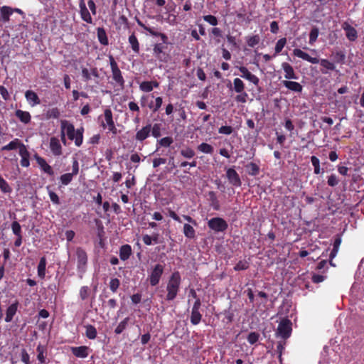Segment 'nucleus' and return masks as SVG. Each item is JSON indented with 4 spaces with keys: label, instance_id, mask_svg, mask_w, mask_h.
Here are the masks:
<instances>
[{
    "label": "nucleus",
    "instance_id": "9b49d317",
    "mask_svg": "<svg viewBox=\"0 0 364 364\" xmlns=\"http://www.w3.org/2000/svg\"><path fill=\"white\" fill-rule=\"evenodd\" d=\"M226 177L228 182L235 187H240L242 185L240 177L233 168H228L226 170Z\"/></svg>",
    "mask_w": 364,
    "mask_h": 364
},
{
    "label": "nucleus",
    "instance_id": "2eb2a0df",
    "mask_svg": "<svg viewBox=\"0 0 364 364\" xmlns=\"http://www.w3.org/2000/svg\"><path fill=\"white\" fill-rule=\"evenodd\" d=\"M19 303L18 301H15L13 304L9 305L6 310V316L4 321L6 323L11 322L14 316L16 314L18 311Z\"/></svg>",
    "mask_w": 364,
    "mask_h": 364
},
{
    "label": "nucleus",
    "instance_id": "412c9836",
    "mask_svg": "<svg viewBox=\"0 0 364 364\" xmlns=\"http://www.w3.org/2000/svg\"><path fill=\"white\" fill-rule=\"evenodd\" d=\"M341 237L339 235H337L336 236V238L333 242V249L330 253L329 257H330V264L333 267L335 266V264L333 263L332 259L337 255V253L338 252L340 245L341 244Z\"/></svg>",
    "mask_w": 364,
    "mask_h": 364
},
{
    "label": "nucleus",
    "instance_id": "f8f14e48",
    "mask_svg": "<svg viewBox=\"0 0 364 364\" xmlns=\"http://www.w3.org/2000/svg\"><path fill=\"white\" fill-rule=\"evenodd\" d=\"M238 69L240 72L242 73L241 77L242 78L249 80L256 86L259 85V79L258 78V77L250 73L246 67L240 66L238 68Z\"/></svg>",
    "mask_w": 364,
    "mask_h": 364
},
{
    "label": "nucleus",
    "instance_id": "b1692460",
    "mask_svg": "<svg viewBox=\"0 0 364 364\" xmlns=\"http://www.w3.org/2000/svg\"><path fill=\"white\" fill-rule=\"evenodd\" d=\"M23 146H26L19 139H14L11 141H10L8 144L4 146L1 147V151H11V150H15L16 149H21Z\"/></svg>",
    "mask_w": 364,
    "mask_h": 364
},
{
    "label": "nucleus",
    "instance_id": "37998d69",
    "mask_svg": "<svg viewBox=\"0 0 364 364\" xmlns=\"http://www.w3.org/2000/svg\"><path fill=\"white\" fill-rule=\"evenodd\" d=\"M197 149L199 151H201L204 154H211L214 150L213 147L210 144L205 142H203L200 144H199Z\"/></svg>",
    "mask_w": 364,
    "mask_h": 364
},
{
    "label": "nucleus",
    "instance_id": "c9c22d12",
    "mask_svg": "<svg viewBox=\"0 0 364 364\" xmlns=\"http://www.w3.org/2000/svg\"><path fill=\"white\" fill-rule=\"evenodd\" d=\"M183 232L188 239H193L196 237V230L192 225L186 223L183 225Z\"/></svg>",
    "mask_w": 364,
    "mask_h": 364
},
{
    "label": "nucleus",
    "instance_id": "7ed1b4c3",
    "mask_svg": "<svg viewBox=\"0 0 364 364\" xmlns=\"http://www.w3.org/2000/svg\"><path fill=\"white\" fill-rule=\"evenodd\" d=\"M60 128L65 134H67L70 140H74L75 144L77 146H80L83 141V132L84 129H75L74 125L67 120H61Z\"/></svg>",
    "mask_w": 364,
    "mask_h": 364
},
{
    "label": "nucleus",
    "instance_id": "6e6d98bb",
    "mask_svg": "<svg viewBox=\"0 0 364 364\" xmlns=\"http://www.w3.org/2000/svg\"><path fill=\"white\" fill-rule=\"evenodd\" d=\"M285 341H279L277 344V352L278 353V358L280 363H282V353L284 350Z\"/></svg>",
    "mask_w": 364,
    "mask_h": 364
},
{
    "label": "nucleus",
    "instance_id": "338daca9",
    "mask_svg": "<svg viewBox=\"0 0 364 364\" xmlns=\"http://www.w3.org/2000/svg\"><path fill=\"white\" fill-rule=\"evenodd\" d=\"M248 97V95L246 92L243 91L241 93H238V95L235 97V101L237 102L245 103L247 102V99Z\"/></svg>",
    "mask_w": 364,
    "mask_h": 364
},
{
    "label": "nucleus",
    "instance_id": "4468645a",
    "mask_svg": "<svg viewBox=\"0 0 364 364\" xmlns=\"http://www.w3.org/2000/svg\"><path fill=\"white\" fill-rule=\"evenodd\" d=\"M80 17L85 22L92 23V18L88 11L84 0H80L79 4Z\"/></svg>",
    "mask_w": 364,
    "mask_h": 364
},
{
    "label": "nucleus",
    "instance_id": "c03bdc74",
    "mask_svg": "<svg viewBox=\"0 0 364 364\" xmlns=\"http://www.w3.org/2000/svg\"><path fill=\"white\" fill-rule=\"evenodd\" d=\"M311 161L314 166V173L316 175L322 173L323 171H321V169L320 167V161H319L318 158H317L315 156H312L311 157Z\"/></svg>",
    "mask_w": 364,
    "mask_h": 364
},
{
    "label": "nucleus",
    "instance_id": "f704fd0d",
    "mask_svg": "<svg viewBox=\"0 0 364 364\" xmlns=\"http://www.w3.org/2000/svg\"><path fill=\"white\" fill-rule=\"evenodd\" d=\"M129 43L131 45L133 51L138 54L139 53L140 46L139 41L134 33H132L129 37Z\"/></svg>",
    "mask_w": 364,
    "mask_h": 364
},
{
    "label": "nucleus",
    "instance_id": "4d7b16f0",
    "mask_svg": "<svg viewBox=\"0 0 364 364\" xmlns=\"http://www.w3.org/2000/svg\"><path fill=\"white\" fill-rule=\"evenodd\" d=\"M60 115V111L57 107L52 108L47 112V117L49 119H58Z\"/></svg>",
    "mask_w": 364,
    "mask_h": 364
},
{
    "label": "nucleus",
    "instance_id": "de8ad7c7",
    "mask_svg": "<svg viewBox=\"0 0 364 364\" xmlns=\"http://www.w3.org/2000/svg\"><path fill=\"white\" fill-rule=\"evenodd\" d=\"M180 154L186 159H192L196 155L195 151L190 147L181 149Z\"/></svg>",
    "mask_w": 364,
    "mask_h": 364
},
{
    "label": "nucleus",
    "instance_id": "49530a36",
    "mask_svg": "<svg viewBox=\"0 0 364 364\" xmlns=\"http://www.w3.org/2000/svg\"><path fill=\"white\" fill-rule=\"evenodd\" d=\"M287 43V38H282L276 43L275 48H274V57H275L277 54L282 52V49L285 46Z\"/></svg>",
    "mask_w": 364,
    "mask_h": 364
},
{
    "label": "nucleus",
    "instance_id": "6ab92c4d",
    "mask_svg": "<svg viewBox=\"0 0 364 364\" xmlns=\"http://www.w3.org/2000/svg\"><path fill=\"white\" fill-rule=\"evenodd\" d=\"M282 70L284 72V77L288 80H297L298 76L294 72L293 67L288 63L284 62L281 65Z\"/></svg>",
    "mask_w": 364,
    "mask_h": 364
},
{
    "label": "nucleus",
    "instance_id": "20e7f679",
    "mask_svg": "<svg viewBox=\"0 0 364 364\" xmlns=\"http://www.w3.org/2000/svg\"><path fill=\"white\" fill-rule=\"evenodd\" d=\"M181 283V274L178 272H174L171 274L168 279L166 285L167 294L165 296V300L170 301L175 299L180 290V286Z\"/></svg>",
    "mask_w": 364,
    "mask_h": 364
},
{
    "label": "nucleus",
    "instance_id": "473e14b6",
    "mask_svg": "<svg viewBox=\"0 0 364 364\" xmlns=\"http://www.w3.org/2000/svg\"><path fill=\"white\" fill-rule=\"evenodd\" d=\"M97 34L99 42L103 46H107L109 41L105 28H98L97 29Z\"/></svg>",
    "mask_w": 364,
    "mask_h": 364
},
{
    "label": "nucleus",
    "instance_id": "cd10ccee",
    "mask_svg": "<svg viewBox=\"0 0 364 364\" xmlns=\"http://www.w3.org/2000/svg\"><path fill=\"white\" fill-rule=\"evenodd\" d=\"M19 155L21 157V159L20 161L21 165L23 167H28L30 165V161H29L30 154L26 146H23V148L19 150Z\"/></svg>",
    "mask_w": 364,
    "mask_h": 364
},
{
    "label": "nucleus",
    "instance_id": "ea45409f",
    "mask_svg": "<svg viewBox=\"0 0 364 364\" xmlns=\"http://www.w3.org/2000/svg\"><path fill=\"white\" fill-rule=\"evenodd\" d=\"M201 318H202V314L200 313L199 310L191 309V314L190 320H191V323L193 325H195V326L198 325L200 322Z\"/></svg>",
    "mask_w": 364,
    "mask_h": 364
},
{
    "label": "nucleus",
    "instance_id": "0e129e2a",
    "mask_svg": "<svg viewBox=\"0 0 364 364\" xmlns=\"http://www.w3.org/2000/svg\"><path fill=\"white\" fill-rule=\"evenodd\" d=\"M203 19L205 21L208 22L212 26H217L218 23V21L215 16L213 15H206L203 16Z\"/></svg>",
    "mask_w": 364,
    "mask_h": 364
},
{
    "label": "nucleus",
    "instance_id": "603ef678",
    "mask_svg": "<svg viewBox=\"0 0 364 364\" xmlns=\"http://www.w3.org/2000/svg\"><path fill=\"white\" fill-rule=\"evenodd\" d=\"M90 294V289L87 286H83L80 289V299L84 301L86 300Z\"/></svg>",
    "mask_w": 364,
    "mask_h": 364
},
{
    "label": "nucleus",
    "instance_id": "4c0bfd02",
    "mask_svg": "<svg viewBox=\"0 0 364 364\" xmlns=\"http://www.w3.org/2000/svg\"><path fill=\"white\" fill-rule=\"evenodd\" d=\"M36 351L38 353L37 359L41 363H46V347L39 344L37 346Z\"/></svg>",
    "mask_w": 364,
    "mask_h": 364
},
{
    "label": "nucleus",
    "instance_id": "a18cd8bd",
    "mask_svg": "<svg viewBox=\"0 0 364 364\" xmlns=\"http://www.w3.org/2000/svg\"><path fill=\"white\" fill-rule=\"evenodd\" d=\"M0 190L4 193H10L12 188L9 185L8 182L0 175Z\"/></svg>",
    "mask_w": 364,
    "mask_h": 364
},
{
    "label": "nucleus",
    "instance_id": "423d86ee",
    "mask_svg": "<svg viewBox=\"0 0 364 364\" xmlns=\"http://www.w3.org/2000/svg\"><path fill=\"white\" fill-rule=\"evenodd\" d=\"M292 323L288 318L282 319L278 325L277 330V336L281 337L284 340L290 337L292 331Z\"/></svg>",
    "mask_w": 364,
    "mask_h": 364
},
{
    "label": "nucleus",
    "instance_id": "13d9d810",
    "mask_svg": "<svg viewBox=\"0 0 364 364\" xmlns=\"http://www.w3.org/2000/svg\"><path fill=\"white\" fill-rule=\"evenodd\" d=\"M11 230H12L13 233L16 236H21V235H21V227L20 224L18 223V222L14 221L11 223Z\"/></svg>",
    "mask_w": 364,
    "mask_h": 364
},
{
    "label": "nucleus",
    "instance_id": "4be33fe9",
    "mask_svg": "<svg viewBox=\"0 0 364 364\" xmlns=\"http://www.w3.org/2000/svg\"><path fill=\"white\" fill-rule=\"evenodd\" d=\"M89 348L85 346L72 347L71 351L73 354L77 358H85L88 356Z\"/></svg>",
    "mask_w": 364,
    "mask_h": 364
},
{
    "label": "nucleus",
    "instance_id": "a211bd4d",
    "mask_svg": "<svg viewBox=\"0 0 364 364\" xmlns=\"http://www.w3.org/2000/svg\"><path fill=\"white\" fill-rule=\"evenodd\" d=\"M50 149L53 154L55 156L62 154V146L58 138L53 136L50 139Z\"/></svg>",
    "mask_w": 364,
    "mask_h": 364
},
{
    "label": "nucleus",
    "instance_id": "aec40b11",
    "mask_svg": "<svg viewBox=\"0 0 364 364\" xmlns=\"http://www.w3.org/2000/svg\"><path fill=\"white\" fill-rule=\"evenodd\" d=\"M159 87V82L157 80L143 81L139 84L140 90L144 92H150Z\"/></svg>",
    "mask_w": 364,
    "mask_h": 364
},
{
    "label": "nucleus",
    "instance_id": "f257e3e1",
    "mask_svg": "<svg viewBox=\"0 0 364 364\" xmlns=\"http://www.w3.org/2000/svg\"><path fill=\"white\" fill-rule=\"evenodd\" d=\"M137 24L146 31L151 36L159 37L161 43H156L153 46V56L161 63H168L171 59L170 54L168 50V38L161 32H159L149 26H146L139 18H136Z\"/></svg>",
    "mask_w": 364,
    "mask_h": 364
},
{
    "label": "nucleus",
    "instance_id": "bb28decb",
    "mask_svg": "<svg viewBox=\"0 0 364 364\" xmlns=\"http://www.w3.org/2000/svg\"><path fill=\"white\" fill-rule=\"evenodd\" d=\"M25 97L32 106H35L41 103V100L38 95L33 90H27L25 92Z\"/></svg>",
    "mask_w": 364,
    "mask_h": 364
},
{
    "label": "nucleus",
    "instance_id": "09e8293b",
    "mask_svg": "<svg viewBox=\"0 0 364 364\" xmlns=\"http://www.w3.org/2000/svg\"><path fill=\"white\" fill-rule=\"evenodd\" d=\"M73 174L66 173L60 176V181L63 186H68L73 181Z\"/></svg>",
    "mask_w": 364,
    "mask_h": 364
},
{
    "label": "nucleus",
    "instance_id": "c85d7f7f",
    "mask_svg": "<svg viewBox=\"0 0 364 364\" xmlns=\"http://www.w3.org/2000/svg\"><path fill=\"white\" fill-rule=\"evenodd\" d=\"M15 115L23 124H28L31 122V116L27 111L16 109Z\"/></svg>",
    "mask_w": 364,
    "mask_h": 364
},
{
    "label": "nucleus",
    "instance_id": "f3484780",
    "mask_svg": "<svg viewBox=\"0 0 364 364\" xmlns=\"http://www.w3.org/2000/svg\"><path fill=\"white\" fill-rule=\"evenodd\" d=\"M150 133L151 124H148L136 132L135 134V139L138 141L142 142L150 136Z\"/></svg>",
    "mask_w": 364,
    "mask_h": 364
},
{
    "label": "nucleus",
    "instance_id": "69168bd1",
    "mask_svg": "<svg viewBox=\"0 0 364 364\" xmlns=\"http://www.w3.org/2000/svg\"><path fill=\"white\" fill-rule=\"evenodd\" d=\"M218 132L222 134L230 135L233 132V128L231 126H222L219 128Z\"/></svg>",
    "mask_w": 364,
    "mask_h": 364
},
{
    "label": "nucleus",
    "instance_id": "3c124183",
    "mask_svg": "<svg viewBox=\"0 0 364 364\" xmlns=\"http://www.w3.org/2000/svg\"><path fill=\"white\" fill-rule=\"evenodd\" d=\"M339 183V179L334 173L331 174L327 178V184L331 187H335Z\"/></svg>",
    "mask_w": 364,
    "mask_h": 364
},
{
    "label": "nucleus",
    "instance_id": "052dcab7",
    "mask_svg": "<svg viewBox=\"0 0 364 364\" xmlns=\"http://www.w3.org/2000/svg\"><path fill=\"white\" fill-rule=\"evenodd\" d=\"M346 55L343 51H336L334 54V61L337 63H343Z\"/></svg>",
    "mask_w": 364,
    "mask_h": 364
},
{
    "label": "nucleus",
    "instance_id": "ddd939ff",
    "mask_svg": "<svg viewBox=\"0 0 364 364\" xmlns=\"http://www.w3.org/2000/svg\"><path fill=\"white\" fill-rule=\"evenodd\" d=\"M35 159L40 166L41 169L49 176L54 175V171L53 168L46 162V161L41 156L36 154L34 156Z\"/></svg>",
    "mask_w": 364,
    "mask_h": 364
},
{
    "label": "nucleus",
    "instance_id": "2f4dec72",
    "mask_svg": "<svg viewBox=\"0 0 364 364\" xmlns=\"http://www.w3.org/2000/svg\"><path fill=\"white\" fill-rule=\"evenodd\" d=\"M173 143V139L171 136H165L156 141V151L159 147H169Z\"/></svg>",
    "mask_w": 364,
    "mask_h": 364
},
{
    "label": "nucleus",
    "instance_id": "0eeeda50",
    "mask_svg": "<svg viewBox=\"0 0 364 364\" xmlns=\"http://www.w3.org/2000/svg\"><path fill=\"white\" fill-rule=\"evenodd\" d=\"M208 226L214 232H219L225 231L228 228V224L223 218L216 217L208 220Z\"/></svg>",
    "mask_w": 364,
    "mask_h": 364
},
{
    "label": "nucleus",
    "instance_id": "79ce46f5",
    "mask_svg": "<svg viewBox=\"0 0 364 364\" xmlns=\"http://www.w3.org/2000/svg\"><path fill=\"white\" fill-rule=\"evenodd\" d=\"M246 42L248 46L254 48L255 46L259 43L260 37L257 34L252 36H247L246 38Z\"/></svg>",
    "mask_w": 364,
    "mask_h": 364
},
{
    "label": "nucleus",
    "instance_id": "bf43d9fd",
    "mask_svg": "<svg viewBox=\"0 0 364 364\" xmlns=\"http://www.w3.org/2000/svg\"><path fill=\"white\" fill-rule=\"evenodd\" d=\"M120 285V281L117 278L111 279L109 282V289L113 292L115 293Z\"/></svg>",
    "mask_w": 364,
    "mask_h": 364
},
{
    "label": "nucleus",
    "instance_id": "8fccbe9b",
    "mask_svg": "<svg viewBox=\"0 0 364 364\" xmlns=\"http://www.w3.org/2000/svg\"><path fill=\"white\" fill-rule=\"evenodd\" d=\"M319 34L318 28L314 27L309 33V44L313 45L317 40Z\"/></svg>",
    "mask_w": 364,
    "mask_h": 364
},
{
    "label": "nucleus",
    "instance_id": "680f3d73",
    "mask_svg": "<svg viewBox=\"0 0 364 364\" xmlns=\"http://www.w3.org/2000/svg\"><path fill=\"white\" fill-rule=\"evenodd\" d=\"M48 195L50 200L55 205H59L60 203L58 196L53 191L49 190V186L47 187Z\"/></svg>",
    "mask_w": 364,
    "mask_h": 364
},
{
    "label": "nucleus",
    "instance_id": "a878e982",
    "mask_svg": "<svg viewBox=\"0 0 364 364\" xmlns=\"http://www.w3.org/2000/svg\"><path fill=\"white\" fill-rule=\"evenodd\" d=\"M132 247L129 245H123L119 248V257L122 261L127 260L132 255Z\"/></svg>",
    "mask_w": 364,
    "mask_h": 364
},
{
    "label": "nucleus",
    "instance_id": "e2e57ef3",
    "mask_svg": "<svg viewBox=\"0 0 364 364\" xmlns=\"http://www.w3.org/2000/svg\"><path fill=\"white\" fill-rule=\"evenodd\" d=\"M259 338V335L258 333L251 332L249 333V335L247 336V341L250 344H255V343H257L258 341Z\"/></svg>",
    "mask_w": 364,
    "mask_h": 364
},
{
    "label": "nucleus",
    "instance_id": "6e6552de",
    "mask_svg": "<svg viewBox=\"0 0 364 364\" xmlns=\"http://www.w3.org/2000/svg\"><path fill=\"white\" fill-rule=\"evenodd\" d=\"M164 272V265L161 264H156L151 271L149 275V281L152 287L156 286L161 278Z\"/></svg>",
    "mask_w": 364,
    "mask_h": 364
},
{
    "label": "nucleus",
    "instance_id": "39448f33",
    "mask_svg": "<svg viewBox=\"0 0 364 364\" xmlns=\"http://www.w3.org/2000/svg\"><path fill=\"white\" fill-rule=\"evenodd\" d=\"M109 60L112 74V79L115 82L116 85L119 86L121 89H123L124 87L125 80L118 67L117 63L112 55H109Z\"/></svg>",
    "mask_w": 364,
    "mask_h": 364
},
{
    "label": "nucleus",
    "instance_id": "864d4df0",
    "mask_svg": "<svg viewBox=\"0 0 364 364\" xmlns=\"http://www.w3.org/2000/svg\"><path fill=\"white\" fill-rule=\"evenodd\" d=\"M151 132L154 137L159 138L161 136V124H154L153 126L151 125Z\"/></svg>",
    "mask_w": 364,
    "mask_h": 364
},
{
    "label": "nucleus",
    "instance_id": "1a4fd4ad",
    "mask_svg": "<svg viewBox=\"0 0 364 364\" xmlns=\"http://www.w3.org/2000/svg\"><path fill=\"white\" fill-rule=\"evenodd\" d=\"M104 118L105 121H102L101 123V126L103 127V129H106L107 127L109 132L112 133L113 134H117V129L115 127L113 120L112 112L110 109L107 108L104 111Z\"/></svg>",
    "mask_w": 364,
    "mask_h": 364
},
{
    "label": "nucleus",
    "instance_id": "dca6fc26",
    "mask_svg": "<svg viewBox=\"0 0 364 364\" xmlns=\"http://www.w3.org/2000/svg\"><path fill=\"white\" fill-rule=\"evenodd\" d=\"M342 28L346 32V38L350 41H355L358 38V32L355 28L351 26L348 22H344L342 24Z\"/></svg>",
    "mask_w": 364,
    "mask_h": 364
},
{
    "label": "nucleus",
    "instance_id": "e433bc0d",
    "mask_svg": "<svg viewBox=\"0 0 364 364\" xmlns=\"http://www.w3.org/2000/svg\"><path fill=\"white\" fill-rule=\"evenodd\" d=\"M85 327L86 337L90 340L95 339L97 335L96 328L91 324H87Z\"/></svg>",
    "mask_w": 364,
    "mask_h": 364
},
{
    "label": "nucleus",
    "instance_id": "393cba45",
    "mask_svg": "<svg viewBox=\"0 0 364 364\" xmlns=\"http://www.w3.org/2000/svg\"><path fill=\"white\" fill-rule=\"evenodd\" d=\"M282 84L288 90L294 91L295 92H301L303 90V87L301 86V85L295 81L283 80Z\"/></svg>",
    "mask_w": 364,
    "mask_h": 364
},
{
    "label": "nucleus",
    "instance_id": "a19ab883",
    "mask_svg": "<svg viewBox=\"0 0 364 364\" xmlns=\"http://www.w3.org/2000/svg\"><path fill=\"white\" fill-rule=\"evenodd\" d=\"M129 321V317H126L125 318H124V320L122 321L118 324V326L116 327V328L114 330V333L116 334H121L128 326Z\"/></svg>",
    "mask_w": 364,
    "mask_h": 364
},
{
    "label": "nucleus",
    "instance_id": "c756f323",
    "mask_svg": "<svg viewBox=\"0 0 364 364\" xmlns=\"http://www.w3.org/2000/svg\"><path fill=\"white\" fill-rule=\"evenodd\" d=\"M208 200L210 202V205L215 210H219L220 205L219 200H218L216 193L214 191H209L208 193Z\"/></svg>",
    "mask_w": 364,
    "mask_h": 364
},
{
    "label": "nucleus",
    "instance_id": "5701e85b",
    "mask_svg": "<svg viewBox=\"0 0 364 364\" xmlns=\"http://www.w3.org/2000/svg\"><path fill=\"white\" fill-rule=\"evenodd\" d=\"M12 14L13 8L8 6H3L0 8V21L4 23L9 22Z\"/></svg>",
    "mask_w": 364,
    "mask_h": 364
},
{
    "label": "nucleus",
    "instance_id": "72a5a7b5",
    "mask_svg": "<svg viewBox=\"0 0 364 364\" xmlns=\"http://www.w3.org/2000/svg\"><path fill=\"white\" fill-rule=\"evenodd\" d=\"M46 259L45 257H42L40 259V261H39V263L38 265V268H37L38 276L41 279H43L46 276Z\"/></svg>",
    "mask_w": 364,
    "mask_h": 364
},
{
    "label": "nucleus",
    "instance_id": "5fc2aeb1",
    "mask_svg": "<svg viewBox=\"0 0 364 364\" xmlns=\"http://www.w3.org/2000/svg\"><path fill=\"white\" fill-rule=\"evenodd\" d=\"M248 268H249V263L245 260H240L234 267V270H235V271L246 270Z\"/></svg>",
    "mask_w": 364,
    "mask_h": 364
},
{
    "label": "nucleus",
    "instance_id": "9d476101",
    "mask_svg": "<svg viewBox=\"0 0 364 364\" xmlns=\"http://www.w3.org/2000/svg\"><path fill=\"white\" fill-rule=\"evenodd\" d=\"M76 256L77 261V269L81 272H84L87 264V255L85 250L82 247H77L76 250Z\"/></svg>",
    "mask_w": 364,
    "mask_h": 364
},
{
    "label": "nucleus",
    "instance_id": "7c9ffc66",
    "mask_svg": "<svg viewBox=\"0 0 364 364\" xmlns=\"http://www.w3.org/2000/svg\"><path fill=\"white\" fill-rule=\"evenodd\" d=\"M245 168L247 170V173L252 176H257L260 171L259 166L254 162H250L247 164L245 166Z\"/></svg>",
    "mask_w": 364,
    "mask_h": 364
},
{
    "label": "nucleus",
    "instance_id": "58836bf2",
    "mask_svg": "<svg viewBox=\"0 0 364 364\" xmlns=\"http://www.w3.org/2000/svg\"><path fill=\"white\" fill-rule=\"evenodd\" d=\"M232 90L237 93H241L245 91V85L243 81L240 78L233 80Z\"/></svg>",
    "mask_w": 364,
    "mask_h": 364
},
{
    "label": "nucleus",
    "instance_id": "f03ea898",
    "mask_svg": "<svg viewBox=\"0 0 364 364\" xmlns=\"http://www.w3.org/2000/svg\"><path fill=\"white\" fill-rule=\"evenodd\" d=\"M293 55L296 57L301 58L304 60L308 61L312 64L320 63V65L325 68L321 69V71L323 74H327L328 70L333 71L336 70V65L333 63L329 61L327 59H318L317 58H313L310 56L307 53L301 50L299 48H295L293 50Z\"/></svg>",
    "mask_w": 364,
    "mask_h": 364
},
{
    "label": "nucleus",
    "instance_id": "774afa93",
    "mask_svg": "<svg viewBox=\"0 0 364 364\" xmlns=\"http://www.w3.org/2000/svg\"><path fill=\"white\" fill-rule=\"evenodd\" d=\"M79 173V162L77 159H73L72 162V173L73 176H77Z\"/></svg>",
    "mask_w": 364,
    "mask_h": 364
}]
</instances>
